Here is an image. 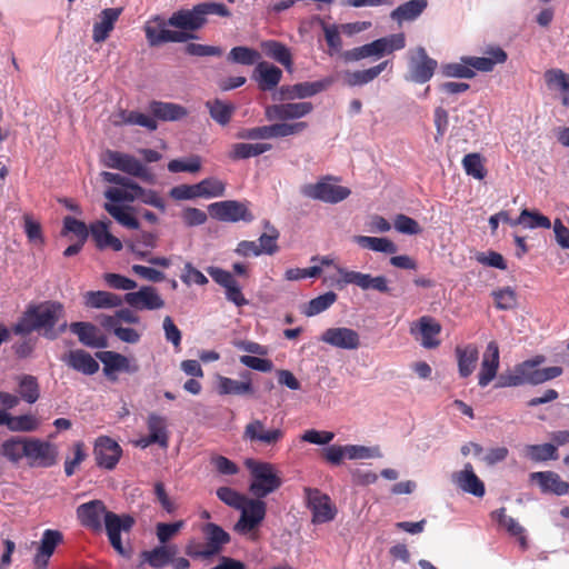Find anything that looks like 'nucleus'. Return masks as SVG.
I'll return each instance as SVG.
<instances>
[{"instance_id": "obj_18", "label": "nucleus", "mask_w": 569, "mask_h": 569, "mask_svg": "<svg viewBox=\"0 0 569 569\" xmlns=\"http://www.w3.org/2000/svg\"><path fill=\"white\" fill-rule=\"evenodd\" d=\"M320 340L331 347L346 350H356L361 346L360 335L348 327H333L326 329Z\"/></svg>"}, {"instance_id": "obj_23", "label": "nucleus", "mask_w": 569, "mask_h": 569, "mask_svg": "<svg viewBox=\"0 0 569 569\" xmlns=\"http://www.w3.org/2000/svg\"><path fill=\"white\" fill-rule=\"evenodd\" d=\"M241 380H234L228 377L218 376L217 391L220 396H252L254 388L252 386L251 372L240 373Z\"/></svg>"}, {"instance_id": "obj_38", "label": "nucleus", "mask_w": 569, "mask_h": 569, "mask_svg": "<svg viewBox=\"0 0 569 569\" xmlns=\"http://www.w3.org/2000/svg\"><path fill=\"white\" fill-rule=\"evenodd\" d=\"M390 64H391L390 60H385L369 69L357 70V71H346L345 76H343L345 83L349 87L365 86V84L373 81Z\"/></svg>"}, {"instance_id": "obj_55", "label": "nucleus", "mask_w": 569, "mask_h": 569, "mask_svg": "<svg viewBox=\"0 0 569 569\" xmlns=\"http://www.w3.org/2000/svg\"><path fill=\"white\" fill-rule=\"evenodd\" d=\"M120 123L123 124H137L147 128L149 131H154L158 128L157 120L154 117L141 113L139 111H126L122 110L119 113Z\"/></svg>"}, {"instance_id": "obj_14", "label": "nucleus", "mask_w": 569, "mask_h": 569, "mask_svg": "<svg viewBox=\"0 0 569 569\" xmlns=\"http://www.w3.org/2000/svg\"><path fill=\"white\" fill-rule=\"evenodd\" d=\"M284 438V430L281 428L267 429L264 421L252 419L243 430V439L252 443H259L267 447L277 446Z\"/></svg>"}, {"instance_id": "obj_19", "label": "nucleus", "mask_w": 569, "mask_h": 569, "mask_svg": "<svg viewBox=\"0 0 569 569\" xmlns=\"http://www.w3.org/2000/svg\"><path fill=\"white\" fill-rule=\"evenodd\" d=\"M122 299L137 310H158L164 307V300L152 286H142L138 291L127 292Z\"/></svg>"}, {"instance_id": "obj_37", "label": "nucleus", "mask_w": 569, "mask_h": 569, "mask_svg": "<svg viewBox=\"0 0 569 569\" xmlns=\"http://www.w3.org/2000/svg\"><path fill=\"white\" fill-rule=\"evenodd\" d=\"M103 209L122 227L138 230L140 222L136 217V209L128 204L104 203Z\"/></svg>"}, {"instance_id": "obj_24", "label": "nucleus", "mask_w": 569, "mask_h": 569, "mask_svg": "<svg viewBox=\"0 0 569 569\" xmlns=\"http://www.w3.org/2000/svg\"><path fill=\"white\" fill-rule=\"evenodd\" d=\"M207 22L203 18L200 6L197 4L192 9H181L172 13L168 19V24L180 29L179 31H197Z\"/></svg>"}, {"instance_id": "obj_2", "label": "nucleus", "mask_w": 569, "mask_h": 569, "mask_svg": "<svg viewBox=\"0 0 569 569\" xmlns=\"http://www.w3.org/2000/svg\"><path fill=\"white\" fill-rule=\"evenodd\" d=\"M546 361V357L537 355L513 367L511 371L500 375L496 387H518L523 385H541L560 377L563 369L559 366L539 368Z\"/></svg>"}, {"instance_id": "obj_6", "label": "nucleus", "mask_w": 569, "mask_h": 569, "mask_svg": "<svg viewBox=\"0 0 569 569\" xmlns=\"http://www.w3.org/2000/svg\"><path fill=\"white\" fill-rule=\"evenodd\" d=\"M102 162L110 169L120 170L131 177L139 178L146 183L154 184L156 174L136 157L116 150H106Z\"/></svg>"}, {"instance_id": "obj_15", "label": "nucleus", "mask_w": 569, "mask_h": 569, "mask_svg": "<svg viewBox=\"0 0 569 569\" xmlns=\"http://www.w3.org/2000/svg\"><path fill=\"white\" fill-rule=\"evenodd\" d=\"M409 67L410 80L417 83H426L432 78L438 62L428 56L423 47H418L410 54Z\"/></svg>"}, {"instance_id": "obj_48", "label": "nucleus", "mask_w": 569, "mask_h": 569, "mask_svg": "<svg viewBox=\"0 0 569 569\" xmlns=\"http://www.w3.org/2000/svg\"><path fill=\"white\" fill-rule=\"evenodd\" d=\"M492 517L502 526L510 536L517 538L522 549L527 548V538L525 529L512 517L506 515V508H500L492 512Z\"/></svg>"}, {"instance_id": "obj_47", "label": "nucleus", "mask_w": 569, "mask_h": 569, "mask_svg": "<svg viewBox=\"0 0 569 569\" xmlns=\"http://www.w3.org/2000/svg\"><path fill=\"white\" fill-rule=\"evenodd\" d=\"M177 553L176 546H159L149 551H143L144 561L154 569L166 567Z\"/></svg>"}, {"instance_id": "obj_56", "label": "nucleus", "mask_w": 569, "mask_h": 569, "mask_svg": "<svg viewBox=\"0 0 569 569\" xmlns=\"http://www.w3.org/2000/svg\"><path fill=\"white\" fill-rule=\"evenodd\" d=\"M517 223L522 224L525 228H543L549 229L551 227V221L548 217L543 216L538 211H531L528 209H523L517 220Z\"/></svg>"}, {"instance_id": "obj_46", "label": "nucleus", "mask_w": 569, "mask_h": 569, "mask_svg": "<svg viewBox=\"0 0 569 569\" xmlns=\"http://www.w3.org/2000/svg\"><path fill=\"white\" fill-rule=\"evenodd\" d=\"M261 49L267 57L281 63L286 69L292 68V54L286 44L276 40H267L261 43Z\"/></svg>"}, {"instance_id": "obj_60", "label": "nucleus", "mask_w": 569, "mask_h": 569, "mask_svg": "<svg viewBox=\"0 0 569 569\" xmlns=\"http://www.w3.org/2000/svg\"><path fill=\"white\" fill-rule=\"evenodd\" d=\"M260 59V53L249 47H234L228 54V60L233 63L252 66Z\"/></svg>"}, {"instance_id": "obj_26", "label": "nucleus", "mask_w": 569, "mask_h": 569, "mask_svg": "<svg viewBox=\"0 0 569 569\" xmlns=\"http://www.w3.org/2000/svg\"><path fill=\"white\" fill-rule=\"evenodd\" d=\"M110 220H98L90 223V236L99 250L120 251L123 246L119 238L110 232Z\"/></svg>"}, {"instance_id": "obj_27", "label": "nucleus", "mask_w": 569, "mask_h": 569, "mask_svg": "<svg viewBox=\"0 0 569 569\" xmlns=\"http://www.w3.org/2000/svg\"><path fill=\"white\" fill-rule=\"evenodd\" d=\"M201 532L204 538V545L209 550L208 555H211V557L219 555L223 546L228 545L231 540L230 535L222 527L213 522L202 525Z\"/></svg>"}, {"instance_id": "obj_35", "label": "nucleus", "mask_w": 569, "mask_h": 569, "mask_svg": "<svg viewBox=\"0 0 569 569\" xmlns=\"http://www.w3.org/2000/svg\"><path fill=\"white\" fill-rule=\"evenodd\" d=\"M330 84L329 80L301 82L292 86H282L280 93L287 99H303L323 91Z\"/></svg>"}, {"instance_id": "obj_64", "label": "nucleus", "mask_w": 569, "mask_h": 569, "mask_svg": "<svg viewBox=\"0 0 569 569\" xmlns=\"http://www.w3.org/2000/svg\"><path fill=\"white\" fill-rule=\"evenodd\" d=\"M216 493L219 500L237 510L242 508V505L247 499L246 496L230 487H220L217 489Z\"/></svg>"}, {"instance_id": "obj_28", "label": "nucleus", "mask_w": 569, "mask_h": 569, "mask_svg": "<svg viewBox=\"0 0 569 569\" xmlns=\"http://www.w3.org/2000/svg\"><path fill=\"white\" fill-rule=\"evenodd\" d=\"M70 330L78 336L79 341L90 348H106L108 340L99 329L90 322H72Z\"/></svg>"}, {"instance_id": "obj_53", "label": "nucleus", "mask_w": 569, "mask_h": 569, "mask_svg": "<svg viewBox=\"0 0 569 569\" xmlns=\"http://www.w3.org/2000/svg\"><path fill=\"white\" fill-rule=\"evenodd\" d=\"M461 163L467 176L477 180H483L486 178L488 171L485 167V158L480 153L472 152L466 154Z\"/></svg>"}, {"instance_id": "obj_40", "label": "nucleus", "mask_w": 569, "mask_h": 569, "mask_svg": "<svg viewBox=\"0 0 569 569\" xmlns=\"http://www.w3.org/2000/svg\"><path fill=\"white\" fill-rule=\"evenodd\" d=\"M149 111L154 119L162 121H177L188 114L187 109L180 104L156 100L150 102Z\"/></svg>"}, {"instance_id": "obj_29", "label": "nucleus", "mask_w": 569, "mask_h": 569, "mask_svg": "<svg viewBox=\"0 0 569 569\" xmlns=\"http://www.w3.org/2000/svg\"><path fill=\"white\" fill-rule=\"evenodd\" d=\"M455 355L458 365V373L460 378L470 377L477 368L479 361V349L475 343L457 346Z\"/></svg>"}, {"instance_id": "obj_16", "label": "nucleus", "mask_w": 569, "mask_h": 569, "mask_svg": "<svg viewBox=\"0 0 569 569\" xmlns=\"http://www.w3.org/2000/svg\"><path fill=\"white\" fill-rule=\"evenodd\" d=\"M338 272L341 276V281L346 284H355L362 290L371 289L380 293L390 292L388 279L385 276L372 277L370 273L350 271L343 268H338Z\"/></svg>"}, {"instance_id": "obj_31", "label": "nucleus", "mask_w": 569, "mask_h": 569, "mask_svg": "<svg viewBox=\"0 0 569 569\" xmlns=\"http://www.w3.org/2000/svg\"><path fill=\"white\" fill-rule=\"evenodd\" d=\"M530 479L536 481L542 492H551L557 496L569 493V483L553 471H537L530 475Z\"/></svg>"}, {"instance_id": "obj_42", "label": "nucleus", "mask_w": 569, "mask_h": 569, "mask_svg": "<svg viewBox=\"0 0 569 569\" xmlns=\"http://www.w3.org/2000/svg\"><path fill=\"white\" fill-rule=\"evenodd\" d=\"M271 149L272 144L267 142H237L231 146L228 157L232 161L246 160L252 157H258Z\"/></svg>"}, {"instance_id": "obj_58", "label": "nucleus", "mask_w": 569, "mask_h": 569, "mask_svg": "<svg viewBox=\"0 0 569 569\" xmlns=\"http://www.w3.org/2000/svg\"><path fill=\"white\" fill-rule=\"evenodd\" d=\"M337 298L338 296L333 291H328L323 295H320L309 301L303 313L307 317L319 315L331 307L337 301Z\"/></svg>"}, {"instance_id": "obj_11", "label": "nucleus", "mask_w": 569, "mask_h": 569, "mask_svg": "<svg viewBox=\"0 0 569 569\" xmlns=\"http://www.w3.org/2000/svg\"><path fill=\"white\" fill-rule=\"evenodd\" d=\"M57 447L38 438L27 439L26 459L30 467L49 468L57 463Z\"/></svg>"}, {"instance_id": "obj_8", "label": "nucleus", "mask_w": 569, "mask_h": 569, "mask_svg": "<svg viewBox=\"0 0 569 569\" xmlns=\"http://www.w3.org/2000/svg\"><path fill=\"white\" fill-rule=\"evenodd\" d=\"M167 26H169L168 21H164L159 16L146 23V38L151 47H157L167 42H186L189 39L196 38L194 34L189 32L169 30L166 28Z\"/></svg>"}, {"instance_id": "obj_7", "label": "nucleus", "mask_w": 569, "mask_h": 569, "mask_svg": "<svg viewBox=\"0 0 569 569\" xmlns=\"http://www.w3.org/2000/svg\"><path fill=\"white\" fill-rule=\"evenodd\" d=\"M336 180L337 179L332 176H326L316 183L302 186L301 193L309 199L326 203H338L347 199L351 190L347 187L336 184Z\"/></svg>"}, {"instance_id": "obj_54", "label": "nucleus", "mask_w": 569, "mask_h": 569, "mask_svg": "<svg viewBox=\"0 0 569 569\" xmlns=\"http://www.w3.org/2000/svg\"><path fill=\"white\" fill-rule=\"evenodd\" d=\"M133 186L137 189H130L129 187L108 188L104 191V197L109 200L108 203L124 204V202H133L138 200V191H141V186L136 181L133 182Z\"/></svg>"}, {"instance_id": "obj_17", "label": "nucleus", "mask_w": 569, "mask_h": 569, "mask_svg": "<svg viewBox=\"0 0 569 569\" xmlns=\"http://www.w3.org/2000/svg\"><path fill=\"white\" fill-rule=\"evenodd\" d=\"M308 508L312 512L313 523H325L331 521L336 517V509L331 505L330 498L321 493L318 489H305Z\"/></svg>"}, {"instance_id": "obj_36", "label": "nucleus", "mask_w": 569, "mask_h": 569, "mask_svg": "<svg viewBox=\"0 0 569 569\" xmlns=\"http://www.w3.org/2000/svg\"><path fill=\"white\" fill-rule=\"evenodd\" d=\"M123 299L109 291H87L83 295V305L90 309H111L120 307Z\"/></svg>"}, {"instance_id": "obj_9", "label": "nucleus", "mask_w": 569, "mask_h": 569, "mask_svg": "<svg viewBox=\"0 0 569 569\" xmlns=\"http://www.w3.org/2000/svg\"><path fill=\"white\" fill-rule=\"evenodd\" d=\"M240 518L233 529L238 533L246 535L256 530L264 520L267 513V503L258 498H247L243 502Z\"/></svg>"}, {"instance_id": "obj_5", "label": "nucleus", "mask_w": 569, "mask_h": 569, "mask_svg": "<svg viewBox=\"0 0 569 569\" xmlns=\"http://www.w3.org/2000/svg\"><path fill=\"white\" fill-rule=\"evenodd\" d=\"M247 467L251 476L249 492L254 498L263 500L281 487L282 480L272 463L248 460Z\"/></svg>"}, {"instance_id": "obj_4", "label": "nucleus", "mask_w": 569, "mask_h": 569, "mask_svg": "<svg viewBox=\"0 0 569 569\" xmlns=\"http://www.w3.org/2000/svg\"><path fill=\"white\" fill-rule=\"evenodd\" d=\"M406 47V37L403 33H393L387 37H382L373 40L370 43L346 50L341 52V58L346 62L360 61L366 58L373 57L379 59L383 56L391 54L397 50H401Z\"/></svg>"}, {"instance_id": "obj_20", "label": "nucleus", "mask_w": 569, "mask_h": 569, "mask_svg": "<svg viewBox=\"0 0 569 569\" xmlns=\"http://www.w3.org/2000/svg\"><path fill=\"white\" fill-rule=\"evenodd\" d=\"M312 110V103L307 101L280 103L267 106L264 110V116L269 121H286L290 119H300L309 114Z\"/></svg>"}, {"instance_id": "obj_57", "label": "nucleus", "mask_w": 569, "mask_h": 569, "mask_svg": "<svg viewBox=\"0 0 569 569\" xmlns=\"http://www.w3.org/2000/svg\"><path fill=\"white\" fill-rule=\"evenodd\" d=\"M19 395L28 403H34L40 397L39 383L36 377L24 375L19 381Z\"/></svg>"}, {"instance_id": "obj_25", "label": "nucleus", "mask_w": 569, "mask_h": 569, "mask_svg": "<svg viewBox=\"0 0 569 569\" xmlns=\"http://www.w3.org/2000/svg\"><path fill=\"white\" fill-rule=\"evenodd\" d=\"M61 361L72 370L86 376H92L98 372V361L86 350L74 349L63 353Z\"/></svg>"}, {"instance_id": "obj_33", "label": "nucleus", "mask_w": 569, "mask_h": 569, "mask_svg": "<svg viewBox=\"0 0 569 569\" xmlns=\"http://www.w3.org/2000/svg\"><path fill=\"white\" fill-rule=\"evenodd\" d=\"M121 12V8H107L101 11L99 21L93 24L92 38L94 42L100 43L107 40Z\"/></svg>"}, {"instance_id": "obj_45", "label": "nucleus", "mask_w": 569, "mask_h": 569, "mask_svg": "<svg viewBox=\"0 0 569 569\" xmlns=\"http://www.w3.org/2000/svg\"><path fill=\"white\" fill-rule=\"evenodd\" d=\"M428 7L427 0H410L397 7L390 14L398 23L416 20Z\"/></svg>"}, {"instance_id": "obj_1", "label": "nucleus", "mask_w": 569, "mask_h": 569, "mask_svg": "<svg viewBox=\"0 0 569 569\" xmlns=\"http://www.w3.org/2000/svg\"><path fill=\"white\" fill-rule=\"evenodd\" d=\"M77 518L81 526L93 532L102 530V519L107 536L112 548L120 555H126V550L121 540V532H130L134 519L130 515L119 516L107 510L106 505L101 500H91L78 506Z\"/></svg>"}, {"instance_id": "obj_30", "label": "nucleus", "mask_w": 569, "mask_h": 569, "mask_svg": "<svg viewBox=\"0 0 569 569\" xmlns=\"http://www.w3.org/2000/svg\"><path fill=\"white\" fill-rule=\"evenodd\" d=\"M499 368V347L495 341L488 343L482 358L478 383L480 387L488 386L496 377Z\"/></svg>"}, {"instance_id": "obj_34", "label": "nucleus", "mask_w": 569, "mask_h": 569, "mask_svg": "<svg viewBox=\"0 0 569 569\" xmlns=\"http://www.w3.org/2000/svg\"><path fill=\"white\" fill-rule=\"evenodd\" d=\"M253 77L260 90L271 91L279 84L282 71L278 67L262 61L257 64Z\"/></svg>"}, {"instance_id": "obj_39", "label": "nucleus", "mask_w": 569, "mask_h": 569, "mask_svg": "<svg viewBox=\"0 0 569 569\" xmlns=\"http://www.w3.org/2000/svg\"><path fill=\"white\" fill-rule=\"evenodd\" d=\"M543 78L550 90H558L561 93L562 106L569 108V74L558 68L545 71Z\"/></svg>"}, {"instance_id": "obj_41", "label": "nucleus", "mask_w": 569, "mask_h": 569, "mask_svg": "<svg viewBox=\"0 0 569 569\" xmlns=\"http://www.w3.org/2000/svg\"><path fill=\"white\" fill-rule=\"evenodd\" d=\"M148 435L151 441H157L161 448H167L169 445V431L167 418L151 412L147 417Z\"/></svg>"}, {"instance_id": "obj_50", "label": "nucleus", "mask_w": 569, "mask_h": 569, "mask_svg": "<svg viewBox=\"0 0 569 569\" xmlns=\"http://www.w3.org/2000/svg\"><path fill=\"white\" fill-rule=\"evenodd\" d=\"M27 439L22 437H12L4 440L0 447V455L12 463H18L26 458Z\"/></svg>"}, {"instance_id": "obj_44", "label": "nucleus", "mask_w": 569, "mask_h": 569, "mask_svg": "<svg viewBox=\"0 0 569 569\" xmlns=\"http://www.w3.org/2000/svg\"><path fill=\"white\" fill-rule=\"evenodd\" d=\"M417 326L421 335V345L425 348L433 349L440 345V340L437 339V336L441 332L439 322L429 316H423L418 320Z\"/></svg>"}, {"instance_id": "obj_49", "label": "nucleus", "mask_w": 569, "mask_h": 569, "mask_svg": "<svg viewBox=\"0 0 569 569\" xmlns=\"http://www.w3.org/2000/svg\"><path fill=\"white\" fill-rule=\"evenodd\" d=\"M206 107L209 110L210 117L220 126H227L236 111L233 103L222 101L218 98L208 100Z\"/></svg>"}, {"instance_id": "obj_10", "label": "nucleus", "mask_w": 569, "mask_h": 569, "mask_svg": "<svg viewBox=\"0 0 569 569\" xmlns=\"http://www.w3.org/2000/svg\"><path fill=\"white\" fill-rule=\"evenodd\" d=\"M208 210L210 216L218 221L251 222L253 220V214L248 209L246 203L237 200H223L219 202H213L208 206Z\"/></svg>"}, {"instance_id": "obj_12", "label": "nucleus", "mask_w": 569, "mask_h": 569, "mask_svg": "<svg viewBox=\"0 0 569 569\" xmlns=\"http://www.w3.org/2000/svg\"><path fill=\"white\" fill-rule=\"evenodd\" d=\"M97 358L103 365V373L110 381L118 380V372L137 373L140 369L134 359H130L124 355L116 351H101L97 353Z\"/></svg>"}, {"instance_id": "obj_3", "label": "nucleus", "mask_w": 569, "mask_h": 569, "mask_svg": "<svg viewBox=\"0 0 569 569\" xmlns=\"http://www.w3.org/2000/svg\"><path fill=\"white\" fill-rule=\"evenodd\" d=\"M63 312V307L59 302H44L39 306L30 307L13 327L17 335H28L32 331L43 330V336L48 339H54L57 333L54 327Z\"/></svg>"}, {"instance_id": "obj_21", "label": "nucleus", "mask_w": 569, "mask_h": 569, "mask_svg": "<svg viewBox=\"0 0 569 569\" xmlns=\"http://www.w3.org/2000/svg\"><path fill=\"white\" fill-rule=\"evenodd\" d=\"M63 542V535L56 529H46L33 557L36 569H47L56 548Z\"/></svg>"}, {"instance_id": "obj_13", "label": "nucleus", "mask_w": 569, "mask_h": 569, "mask_svg": "<svg viewBox=\"0 0 569 569\" xmlns=\"http://www.w3.org/2000/svg\"><path fill=\"white\" fill-rule=\"evenodd\" d=\"M96 465L106 470H113L122 457V448L112 438L100 436L93 446Z\"/></svg>"}, {"instance_id": "obj_52", "label": "nucleus", "mask_w": 569, "mask_h": 569, "mask_svg": "<svg viewBox=\"0 0 569 569\" xmlns=\"http://www.w3.org/2000/svg\"><path fill=\"white\" fill-rule=\"evenodd\" d=\"M355 242L358 243L362 248L370 249L376 252H383V253L392 254V253H396L398 250L397 246L388 238L356 236Z\"/></svg>"}, {"instance_id": "obj_22", "label": "nucleus", "mask_w": 569, "mask_h": 569, "mask_svg": "<svg viewBox=\"0 0 569 569\" xmlns=\"http://www.w3.org/2000/svg\"><path fill=\"white\" fill-rule=\"evenodd\" d=\"M207 271L218 284L226 289L227 300L233 302L237 307L248 305V300L244 298L240 286L229 271L218 267H209Z\"/></svg>"}, {"instance_id": "obj_43", "label": "nucleus", "mask_w": 569, "mask_h": 569, "mask_svg": "<svg viewBox=\"0 0 569 569\" xmlns=\"http://www.w3.org/2000/svg\"><path fill=\"white\" fill-rule=\"evenodd\" d=\"M455 479L463 491L476 497H482L485 495V485L475 473L471 463H466L463 470L456 473Z\"/></svg>"}, {"instance_id": "obj_59", "label": "nucleus", "mask_w": 569, "mask_h": 569, "mask_svg": "<svg viewBox=\"0 0 569 569\" xmlns=\"http://www.w3.org/2000/svg\"><path fill=\"white\" fill-rule=\"evenodd\" d=\"M39 420L33 415L10 416L8 429L14 432H31L39 428Z\"/></svg>"}, {"instance_id": "obj_61", "label": "nucleus", "mask_w": 569, "mask_h": 569, "mask_svg": "<svg viewBox=\"0 0 569 569\" xmlns=\"http://www.w3.org/2000/svg\"><path fill=\"white\" fill-rule=\"evenodd\" d=\"M69 232L73 233L78 238V241L86 242L90 234V226L87 227L83 221L78 220L71 216H67L63 219V228L61 234L66 236Z\"/></svg>"}, {"instance_id": "obj_63", "label": "nucleus", "mask_w": 569, "mask_h": 569, "mask_svg": "<svg viewBox=\"0 0 569 569\" xmlns=\"http://www.w3.org/2000/svg\"><path fill=\"white\" fill-rule=\"evenodd\" d=\"M201 198L222 197L226 192V183L218 178L211 177L198 182Z\"/></svg>"}, {"instance_id": "obj_62", "label": "nucleus", "mask_w": 569, "mask_h": 569, "mask_svg": "<svg viewBox=\"0 0 569 569\" xmlns=\"http://www.w3.org/2000/svg\"><path fill=\"white\" fill-rule=\"evenodd\" d=\"M495 306L499 310H510L517 306V293L511 287H505L492 291Z\"/></svg>"}, {"instance_id": "obj_51", "label": "nucleus", "mask_w": 569, "mask_h": 569, "mask_svg": "<svg viewBox=\"0 0 569 569\" xmlns=\"http://www.w3.org/2000/svg\"><path fill=\"white\" fill-rule=\"evenodd\" d=\"M525 455L535 462L557 460L559 457L558 449L553 443L527 445Z\"/></svg>"}, {"instance_id": "obj_32", "label": "nucleus", "mask_w": 569, "mask_h": 569, "mask_svg": "<svg viewBox=\"0 0 569 569\" xmlns=\"http://www.w3.org/2000/svg\"><path fill=\"white\" fill-rule=\"evenodd\" d=\"M486 53V57H466L467 64L473 71L490 72L496 64L505 63L508 59L507 52L500 47H492Z\"/></svg>"}]
</instances>
